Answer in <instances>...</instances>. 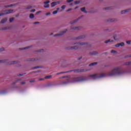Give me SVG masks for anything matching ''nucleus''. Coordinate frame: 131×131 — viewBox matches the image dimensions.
<instances>
[{
	"instance_id": "f257e3e1",
	"label": "nucleus",
	"mask_w": 131,
	"mask_h": 131,
	"mask_svg": "<svg viewBox=\"0 0 131 131\" xmlns=\"http://www.w3.org/2000/svg\"><path fill=\"white\" fill-rule=\"evenodd\" d=\"M121 74H123V71H120V67H118L116 69L112 70L107 74V76H114V75H121Z\"/></svg>"
},
{
	"instance_id": "f03ea898",
	"label": "nucleus",
	"mask_w": 131,
	"mask_h": 131,
	"mask_svg": "<svg viewBox=\"0 0 131 131\" xmlns=\"http://www.w3.org/2000/svg\"><path fill=\"white\" fill-rule=\"evenodd\" d=\"M90 69H77V70H71L68 72H62L60 73H56V75H59V74H63V73H67V72H71L72 71H74L75 73H78L79 72H85V71H89Z\"/></svg>"
},
{
	"instance_id": "7ed1b4c3",
	"label": "nucleus",
	"mask_w": 131,
	"mask_h": 131,
	"mask_svg": "<svg viewBox=\"0 0 131 131\" xmlns=\"http://www.w3.org/2000/svg\"><path fill=\"white\" fill-rule=\"evenodd\" d=\"M85 80H86V79L83 76L74 78L73 79V81H74V82H79L80 81H84Z\"/></svg>"
},
{
	"instance_id": "20e7f679",
	"label": "nucleus",
	"mask_w": 131,
	"mask_h": 131,
	"mask_svg": "<svg viewBox=\"0 0 131 131\" xmlns=\"http://www.w3.org/2000/svg\"><path fill=\"white\" fill-rule=\"evenodd\" d=\"M98 74H95L93 75H89V77H93V78H102V77H105L106 75L105 74H101L99 76H97Z\"/></svg>"
},
{
	"instance_id": "39448f33",
	"label": "nucleus",
	"mask_w": 131,
	"mask_h": 131,
	"mask_svg": "<svg viewBox=\"0 0 131 131\" xmlns=\"http://www.w3.org/2000/svg\"><path fill=\"white\" fill-rule=\"evenodd\" d=\"M67 31V29H66V30H64V31H62L59 34H56L54 35V36L57 37V36H60V35H63V34H64V33H65V32H66Z\"/></svg>"
},
{
	"instance_id": "423d86ee",
	"label": "nucleus",
	"mask_w": 131,
	"mask_h": 131,
	"mask_svg": "<svg viewBox=\"0 0 131 131\" xmlns=\"http://www.w3.org/2000/svg\"><path fill=\"white\" fill-rule=\"evenodd\" d=\"M19 63V61H12L8 62V65H14V64H17Z\"/></svg>"
},
{
	"instance_id": "0eeeda50",
	"label": "nucleus",
	"mask_w": 131,
	"mask_h": 131,
	"mask_svg": "<svg viewBox=\"0 0 131 131\" xmlns=\"http://www.w3.org/2000/svg\"><path fill=\"white\" fill-rule=\"evenodd\" d=\"M13 10L12 9H9V10H6L4 11L5 14H11V13H12Z\"/></svg>"
},
{
	"instance_id": "6e6552de",
	"label": "nucleus",
	"mask_w": 131,
	"mask_h": 131,
	"mask_svg": "<svg viewBox=\"0 0 131 131\" xmlns=\"http://www.w3.org/2000/svg\"><path fill=\"white\" fill-rule=\"evenodd\" d=\"M60 4V2H52L51 3V7L53 8V7H55V6H56V5H59Z\"/></svg>"
},
{
	"instance_id": "1a4fd4ad",
	"label": "nucleus",
	"mask_w": 131,
	"mask_h": 131,
	"mask_svg": "<svg viewBox=\"0 0 131 131\" xmlns=\"http://www.w3.org/2000/svg\"><path fill=\"white\" fill-rule=\"evenodd\" d=\"M86 45V47H89V45L86 42L77 43V46H83Z\"/></svg>"
},
{
	"instance_id": "9d476101",
	"label": "nucleus",
	"mask_w": 131,
	"mask_h": 131,
	"mask_svg": "<svg viewBox=\"0 0 131 131\" xmlns=\"http://www.w3.org/2000/svg\"><path fill=\"white\" fill-rule=\"evenodd\" d=\"M69 82L68 80L62 81V82L60 83V84H67Z\"/></svg>"
},
{
	"instance_id": "9b49d317",
	"label": "nucleus",
	"mask_w": 131,
	"mask_h": 131,
	"mask_svg": "<svg viewBox=\"0 0 131 131\" xmlns=\"http://www.w3.org/2000/svg\"><path fill=\"white\" fill-rule=\"evenodd\" d=\"M6 22H7V18H4L1 20V23L4 24V23H6Z\"/></svg>"
},
{
	"instance_id": "f8f14e48",
	"label": "nucleus",
	"mask_w": 131,
	"mask_h": 131,
	"mask_svg": "<svg viewBox=\"0 0 131 131\" xmlns=\"http://www.w3.org/2000/svg\"><path fill=\"white\" fill-rule=\"evenodd\" d=\"M128 11H129V9H126V10H122L121 11V14H125V13L128 12Z\"/></svg>"
},
{
	"instance_id": "ddd939ff",
	"label": "nucleus",
	"mask_w": 131,
	"mask_h": 131,
	"mask_svg": "<svg viewBox=\"0 0 131 131\" xmlns=\"http://www.w3.org/2000/svg\"><path fill=\"white\" fill-rule=\"evenodd\" d=\"M84 37H85V36L84 35L80 36L77 38V39H81L82 38H84Z\"/></svg>"
},
{
	"instance_id": "4468645a",
	"label": "nucleus",
	"mask_w": 131,
	"mask_h": 131,
	"mask_svg": "<svg viewBox=\"0 0 131 131\" xmlns=\"http://www.w3.org/2000/svg\"><path fill=\"white\" fill-rule=\"evenodd\" d=\"M77 49H78V47L77 46L72 47L70 48V50H77Z\"/></svg>"
},
{
	"instance_id": "2eb2a0df",
	"label": "nucleus",
	"mask_w": 131,
	"mask_h": 131,
	"mask_svg": "<svg viewBox=\"0 0 131 131\" xmlns=\"http://www.w3.org/2000/svg\"><path fill=\"white\" fill-rule=\"evenodd\" d=\"M97 64H98L97 62L91 63L89 64V66H95V65H97Z\"/></svg>"
},
{
	"instance_id": "dca6fc26",
	"label": "nucleus",
	"mask_w": 131,
	"mask_h": 131,
	"mask_svg": "<svg viewBox=\"0 0 131 131\" xmlns=\"http://www.w3.org/2000/svg\"><path fill=\"white\" fill-rule=\"evenodd\" d=\"M81 11L82 12H83L84 13H88V12H86V11H85V7L81 8Z\"/></svg>"
},
{
	"instance_id": "f3484780",
	"label": "nucleus",
	"mask_w": 131,
	"mask_h": 131,
	"mask_svg": "<svg viewBox=\"0 0 131 131\" xmlns=\"http://www.w3.org/2000/svg\"><path fill=\"white\" fill-rule=\"evenodd\" d=\"M30 47H25V48H19V50L20 51H23V50H27V49H29Z\"/></svg>"
},
{
	"instance_id": "a211bd4d",
	"label": "nucleus",
	"mask_w": 131,
	"mask_h": 131,
	"mask_svg": "<svg viewBox=\"0 0 131 131\" xmlns=\"http://www.w3.org/2000/svg\"><path fill=\"white\" fill-rule=\"evenodd\" d=\"M97 54H98V53L96 51H94L92 53H91L90 54L92 55V56H94L95 55H97Z\"/></svg>"
},
{
	"instance_id": "6ab92c4d",
	"label": "nucleus",
	"mask_w": 131,
	"mask_h": 131,
	"mask_svg": "<svg viewBox=\"0 0 131 131\" xmlns=\"http://www.w3.org/2000/svg\"><path fill=\"white\" fill-rule=\"evenodd\" d=\"M30 19H33L34 18V14L31 13L30 14Z\"/></svg>"
},
{
	"instance_id": "aec40b11",
	"label": "nucleus",
	"mask_w": 131,
	"mask_h": 131,
	"mask_svg": "<svg viewBox=\"0 0 131 131\" xmlns=\"http://www.w3.org/2000/svg\"><path fill=\"white\" fill-rule=\"evenodd\" d=\"M77 21H78V19H76V20H73V21H71L70 23L71 24H74V23H75L76 22H77Z\"/></svg>"
},
{
	"instance_id": "412c9836",
	"label": "nucleus",
	"mask_w": 131,
	"mask_h": 131,
	"mask_svg": "<svg viewBox=\"0 0 131 131\" xmlns=\"http://www.w3.org/2000/svg\"><path fill=\"white\" fill-rule=\"evenodd\" d=\"M20 80H21V79L16 80L15 82L12 83V85H15V84H16V83H17V82H18V81H20Z\"/></svg>"
},
{
	"instance_id": "4be33fe9",
	"label": "nucleus",
	"mask_w": 131,
	"mask_h": 131,
	"mask_svg": "<svg viewBox=\"0 0 131 131\" xmlns=\"http://www.w3.org/2000/svg\"><path fill=\"white\" fill-rule=\"evenodd\" d=\"M52 77V76H47L45 77V79H50Z\"/></svg>"
},
{
	"instance_id": "5701e85b",
	"label": "nucleus",
	"mask_w": 131,
	"mask_h": 131,
	"mask_svg": "<svg viewBox=\"0 0 131 131\" xmlns=\"http://www.w3.org/2000/svg\"><path fill=\"white\" fill-rule=\"evenodd\" d=\"M31 8H32V6H29L27 7V8H25V10H29L30 9H31Z\"/></svg>"
},
{
	"instance_id": "b1692460",
	"label": "nucleus",
	"mask_w": 131,
	"mask_h": 131,
	"mask_svg": "<svg viewBox=\"0 0 131 131\" xmlns=\"http://www.w3.org/2000/svg\"><path fill=\"white\" fill-rule=\"evenodd\" d=\"M5 8H12V7H13V5H8V6H5Z\"/></svg>"
},
{
	"instance_id": "393cba45",
	"label": "nucleus",
	"mask_w": 131,
	"mask_h": 131,
	"mask_svg": "<svg viewBox=\"0 0 131 131\" xmlns=\"http://www.w3.org/2000/svg\"><path fill=\"white\" fill-rule=\"evenodd\" d=\"M50 7V5L49 4H45V5H44V8H49Z\"/></svg>"
},
{
	"instance_id": "a878e982",
	"label": "nucleus",
	"mask_w": 131,
	"mask_h": 131,
	"mask_svg": "<svg viewBox=\"0 0 131 131\" xmlns=\"http://www.w3.org/2000/svg\"><path fill=\"white\" fill-rule=\"evenodd\" d=\"M13 21H14V17H12L9 19L10 22H13Z\"/></svg>"
},
{
	"instance_id": "bb28decb",
	"label": "nucleus",
	"mask_w": 131,
	"mask_h": 131,
	"mask_svg": "<svg viewBox=\"0 0 131 131\" xmlns=\"http://www.w3.org/2000/svg\"><path fill=\"white\" fill-rule=\"evenodd\" d=\"M4 51H5V48H4V47L0 48V52H4Z\"/></svg>"
},
{
	"instance_id": "cd10ccee",
	"label": "nucleus",
	"mask_w": 131,
	"mask_h": 131,
	"mask_svg": "<svg viewBox=\"0 0 131 131\" xmlns=\"http://www.w3.org/2000/svg\"><path fill=\"white\" fill-rule=\"evenodd\" d=\"M45 5H48V4H50V1L47 0L46 2L44 3Z\"/></svg>"
},
{
	"instance_id": "c85d7f7f",
	"label": "nucleus",
	"mask_w": 131,
	"mask_h": 131,
	"mask_svg": "<svg viewBox=\"0 0 131 131\" xmlns=\"http://www.w3.org/2000/svg\"><path fill=\"white\" fill-rule=\"evenodd\" d=\"M131 62H127L125 63V65H130Z\"/></svg>"
},
{
	"instance_id": "c756f323",
	"label": "nucleus",
	"mask_w": 131,
	"mask_h": 131,
	"mask_svg": "<svg viewBox=\"0 0 131 131\" xmlns=\"http://www.w3.org/2000/svg\"><path fill=\"white\" fill-rule=\"evenodd\" d=\"M29 61H35V59H34V58H30V59H29Z\"/></svg>"
},
{
	"instance_id": "7c9ffc66",
	"label": "nucleus",
	"mask_w": 131,
	"mask_h": 131,
	"mask_svg": "<svg viewBox=\"0 0 131 131\" xmlns=\"http://www.w3.org/2000/svg\"><path fill=\"white\" fill-rule=\"evenodd\" d=\"M119 44H120V46H121V47H123V46H124V42H121Z\"/></svg>"
},
{
	"instance_id": "2f4dec72",
	"label": "nucleus",
	"mask_w": 131,
	"mask_h": 131,
	"mask_svg": "<svg viewBox=\"0 0 131 131\" xmlns=\"http://www.w3.org/2000/svg\"><path fill=\"white\" fill-rule=\"evenodd\" d=\"M43 50H37L36 52H37L38 53H41V52H43Z\"/></svg>"
},
{
	"instance_id": "473e14b6",
	"label": "nucleus",
	"mask_w": 131,
	"mask_h": 131,
	"mask_svg": "<svg viewBox=\"0 0 131 131\" xmlns=\"http://www.w3.org/2000/svg\"><path fill=\"white\" fill-rule=\"evenodd\" d=\"M57 13H58V10H55L53 12V14H57Z\"/></svg>"
},
{
	"instance_id": "72a5a7b5",
	"label": "nucleus",
	"mask_w": 131,
	"mask_h": 131,
	"mask_svg": "<svg viewBox=\"0 0 131 131\" xmlns=\"http://www.w3.org/2000/svg\"><path fill=\"white\" fill-rule=\"evenodd\" d=\"M115 47H116V48H119V47H120V45L119 43H118V44H117V45H115Z\"/></svg>"
},
{
	"instance_id": "f704fd0d",
	"label": "nucleus",
	"mask_w": 131,
	"mask_h": 131,
	"mask_svg": "<svg viewBox=\"0 0 131 131\" xmlns=\"http://www.w3.org/2000/svg\"><path fill=\"white\" fill-rule=\"evenodd\" d=\"M6 62V60H1L0 63H5Z\"/></svg>"
},
{
	"instance_id": "c9c22d12",
	"label": "nucleus",
	"mask_w": 131,
	"mask_h": 131,
	"mask_svg": "<svg viewBox=\"0 0 131 131\" xmlns=\"http://www.w3.org/2000/svg\"><path fill=\"white\" fill-rule=\"evenodd\" d=\"M37 68H40V67H35L34 68H33V69H37Z\"/></svg>"
},
{
	"instance_id": "e433bc0d",
	"label": "nucleus",
	"mask_w": 131,
	"mask_h": 131,
	"mask_svg": "<svg viewBox=\"0 0 131 131\" xmlns=\"http://www.w3.org/2000/svg\"><path fill=\"white\" fill-rule=\"evenodd\" d=\"M111 53H116V51L114 50H112L111 51Z\"/></svg>"
},
{
	"instance_id": "4c0bfd02",
	"label": "nucleus",
	"mask_w": 131,
	"mask_h": 131,
	"mask_svg": "<svg viewBox=\"0 0 131 131\" xmlns=\"http://www.w3.org/2000/svg\"><path fill=\"white\" fill-rule=\"evenodd\" d=\"M73 0H67V2L69 3H71Z\"/></svg>"
},
{
	"instance_id": "58836bf2",
	"label": "nucleus",
	"mask_w": 131,
	"mask_h": 131,
	"mask_svg": "<svg viewBox=\"0 0 131 131\" xmlns=\"http://www.w3.org/2000/svg\"><path fill=\"white\" fill-rule=\"evenodd\" d=\"M78 4H79V2H78V1L75 2V5H78Z\"/></svg>"
},
{
	"instance_id": "ea45409f",
	"label": "nucleus",
	"mask_w": 131,
	"mask_h": 131,
	"mask_svg": "<svg viewBox=\"0 0 131 131\" xmlns=\"http://www.w3.org/2000/svg\"><path fill=\"white\" fill-rule=\"evenodd\" d=\"M72 29L73 30H76L77 29H78V28H72Z\"/></svg>"
},
{
	"instance_id": "a19ab883",
	"label": "nucleus",
	"mask_w": 131,
	"mask_h": 131,
	"mask_svg": "<svg viewBox=\"0 0 131 131\" xmlns=\"http://www.w3.org/2000/svg\"><path fill=\"white\" fill-rule=\"evenodd\" d=\"M108 42H110V40H107L105 41V43H108Z\"/></svg>"
},
{
	"instance_id": "79ce46f5",
	"label": "nucleus",
	"mask_w": 131,
	"mask_h": 131,
	"mask_svg": "<svg viewBox=\"0 0 131 131\" xmlns=\"http://www.w3.org/2000/svg\"><path fill=\"white\" fill-rule=\"evenodd\" d=\"M65 8H66V6H65V5H63L62 6H61V9H65Z\"/></svg>"
},
{
	"instance_id": "37998d69",
	"label": "nucleus",
	"mask_w": 131,
	"mask_h": 131,
	"mask_svg": "<svg viewBox=\"0 0 131 131\" xmlns=\"http://www.w3.org/2000/svg\"><path fill=\"white\" fill-rule=\"evenodd\" d=\"M23 75H24V74H19L17 75V76H23Z\"/></svg>"
},
{
	"instance_id": "c03bdc74",
	"label": "nucleus",
	"mask_w": 131,
	"mask_h": 131,
	"mask_svg": "<svg viewBox=\"0 0 131 131\" xmlns=\"http://www.w3.org/2000/svg\"><path fill=\"white\" fill-rule=\"evenodd\" d=\"M126 43H127V45H130V40L127 41Z\"/></svg>"
},
{
	"instance_id": "a18cd8bd",
	"label": "nucleus",
	"mask_w": 131,
	"mask_h": 131,
	"mask_svg": "<svg viewBox=\"0 0 131 131\" xmlns=\"http://www.w3.org/2000/svg\"><path fill=\"white\" fill-rule=\"evenodd\" d=\"M49 15H51L50 12H48V13H46V16H49Z\"/></svg>"
},
{
	"instance_id": "49530a36",
	"label": "nucleus",
	"mask_w": 131,
	"mask_h": 131,
	"mask_svg": "<svg viewBox=\"0 0 131 131\" xmlns=\"http://www.w3.org/2000/svg\"><path fill=\"white\" fill-rule=\"evenodd\" d=\"M35 11V9H33L30 11L31 13H33Z\"/></svg>"
},
{
	"instance_id": "de8ad7c7",
	"label": "nucleus",
	"mask_w": 131,
	"mask_h": 131,
	"mask_svg": "<svg viewBox=\"0 0 131 131\" xmlns=\"http://www.w3.org/2000/svg\"><path fill=\"white\" fill-rule=\"evenodd\" d=\"M34 81H35V80H31L30 81V82L32 83V82H34Z\"/></svg>"
},
{
	"instance_id": "09e8293b",
	"label": "nucleus",
	"mask_w": 131,
	"mask_h": 131,
	"mask_svg": "<svg viewBox=\"0 0 131 131\" xmlns=\"http://www.w3.org/2000/svg\"><path fill=\"white\" fill-rule=\"evenodd\" d=\"M72 9H69L67 10V12H70Z\"/></svg>"
},
{
	"instance_id": "8fccbe9b",
	"label": "nucleus",
	"mask_w": 131,
	"mask_h": 131,
	"mask_svg": "<svg viewBox=\"0 0 131 131\" xmlns=\"http://www.w3.org/2000/svg\"><path fill=\"white\" fill-rule=\"evenodd\" d=\"M104 9L105 10H110V7H106Z\"/></svg>"
},
{
	"instance_id": "3c124183",
	"label": "nucleus",
	"mask_w": 131,
	"mask_h": 131,
	"mask_svg": "<svg viewBox=\"0 0 131 131\" xmlns=\"http://www.w3.org/2000/svg\"><path fill=\"white\" fill-rule=\"evenodd\" d=\"M20 84H21V85L25 84V82H21Z\"/></svg>"
},
{
	"instance_id": "603ef678",
	"label": "nucleus",
	"mask_w": 131,
	"mask_h": 131,
	"mask_svg": "<svg viewBox=\"0 0 131 131\" xmlns=\"http://www.w3.org/2000/svg\"><path fill=\"white\" fill-rule=\"evenodd\" d=\"M38 80H39V81H40L41 80H43V79H42V78H39V79H38Z\"/></svg>"
},
{
	"instance_id": "864d4df0",
	"label": "nucleus",
	"mask_w": 131,
	"mask_h": 131,
	"mask_svg": "<svg viewBox=\"0 0 131 131\" xmlns=\"http://www.w3.org/2000/svg\"><path fill=\"white\" fill-rule=\"evenodd\" d=\"M113 21H114V19H113L110 20V22H113Z\"/></svg>"
},
{
	"instance_id": "5fc2aeb1",
	"label": "nucleus",
	"mask_w": 131,
	"mask_h": 131,
	"mask_svg": "<svg viewBox=\"0 0 131 131\" xmlns=\"http://www.w3.org/2000/svg\"><path fill=\"white\" fill-rule=\"evenodd\" d=\"M6 29H7V27L3 28L2 29V30H6Z\"/></svg>"
},
{
	"instance_id": "6e6d98bb",
	"label": "nucleus",
	"mask_w": 131,
	"mask_h": 131,
	"mask_svg": "<svg viewBox=\"0 0 131 131\" xmlns=\"http://www.w3.org/2000/svg\"><path fill=\"white\" fill-rule=\"evenodd\" d=\"M39 23V22H35L34 23V24H38Z\"/></svg>"
},
{
	"instance_id": "4d7b16f0",
	"label": "nucleus",
	"mask_w": 131,
	"mask_h": 131,
	"mask_svg": "<svg viewBox=\"0 0 131 131\" xmlns=\"http://www.w3.org/2000/svg\"><path fill=\"white\" fill-rule=\"evenodd\" d=\"M128 57H131V56H130V55H127V56L125 57V58H128Z\"/></svg>"
},
{
	"instance_id": "13d9d810",
	"label": "nucleus",
	"mask_w": 131,
	"mask_h": 131,
	"mask_svg": "<svg viewBox=\"0 0 131 131\" xmlns=\"http://www.w3.org/2000/svg\"><path fill=\"white\" fill-rule=\"evenodd\" d=\"M51 85H53V84H48V85H47V86H51Z\"/></svg>"
},
{
	"instance_id": "bf43d9fd",
	"label": "nucleus",
	"mask_w": 131,
	"mask_h": 131,
	"mask_svg": "<svg viewBox=\"0 0 131 131\" xmlns=\"http://www.w3.org/2000/svg\"><path fill=\"white\" fill-rule=\"evenodd\" d=\"M3 15H4V14H3V13H0V16H3Z\"/></svg>"
},
{
	"instance_id": "052dcab7",
	"label": "nucleus",
	"mask_w": 131,
	"mask_h": 131,
	"mask_svg": "<svg viewBox=\"0 0 131 131\" xmlns=\"http://www.w3.org/2000/svg\"><path fill=\"white\" fill-rule=\"evenodd\" d=\"M41 11H39L37 12V14H38L39 13H41Z\"/></svg>"
},
{
	"instance_id": "680f3d73",
	"label": "nucleus",
	"mask_w": 131,
	"mask_h": 131,
	"mask_svg": "<svg viewBox=\"0 0 131 131\" xmlns=\"http://www.w3.org/2000/svg\"><path fill=\"white\" fill-rule=\"evenodd\" d=\"M76 9H78V7H76L75 8V10H76Z\"/></svg>"
},
{
	"instance_id": "e2e57ef3",
	"label": "nucleus",
	"mask_w": 131,
	"mask_h": 131,
	"mask_svg": "<svg viewBox=\"0 0 131 131\" xmlns=\"http://www.w3.org/2000/svg\"><path fill=\"white\" fill-rule=\"evenodd\" d=\"M115 40H117L116 38H115V37H114Z\"/></svg>"
},
{
	"instance_id": "0e129e2a",
	"label": "nucleus",
	"mask_w": 131,
	"mask_h": 131,
	"mask_svg": "<svg viewBox=\"0 0 131 131\" xmlns=\"http://www.w3.org/2000/svg\"><path fill=\"white\" fill-rule=\"evenodd\" d=\"M58 10H59V8H57V10L58 11Z\"/></svg>"
},
{
	"instance_id": "69168bd1",
	"label": "nucleus",
	"mask_w": 131,
	"mask_h": 131,
	"mask_svg": "<svg viewBox=\"0 0 131 131\" xmlns=\"http://www.w3.org/2000/svg\"><path fill=\"white\" fill-rule=\"evenodd\" d=\"M62 78H65V76H63L61 77Z\"/></svg>"
},
{
	"instance_id": "338daca9",
	"label": "nucleus",
	"mask_w": 131,
	"mask_h": 131,
	"mask_svg": "<svg viewBox=\"0 0 131 131\" xmlns=\"http://www.w3.org/2000/svg\"><path fill=\"white\" fill-rule=\"evenodd\" d=\"M81 59H82V57H80V58H79L78 60H80Z\"/></svg>"
},
{
	"instance_id": "774afa93",
	"label": "nucleus",
	"mask_w": 131,
	"mask_h": 131,
	"mask_svg": "<svg viewBox=\"0 0 131 131\" xmlns=\"http://www.w3.org/2000/svg\"><path fill=\"white\" fill-rule=\"evenodd\" d=\"M53 33H52L51 34H50V35H53Z\"/></svg>"
}]
</instances>
